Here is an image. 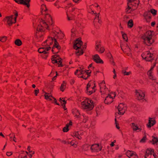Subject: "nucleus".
<instances>
[{
  "instance_id": "obj_1",
  "label": "nucleus",
  "mask_w": 158,
  "mask_h": 158,
  "mask_svg": "<svg viewBox=\"0 0 158 158\" xmlns=\"http://www.w3.org/2000/svg\"><path fill=\"white\" fill-rule=\"evenodd\" d=\"M44 15V20L42 19L40 22V25H39L36 29V31L35 34V37L39 41H41L43 39V31L45 28L50 30L53 28V23L50 15L48 12Z\"/></svg>"
},
{
  "instance_id": "obj_2",
  "label": "nucleus",
  "mask_w": 158,
  "mask_h": 158,
  "mask_svg": "<svg viewBox=\"0 0 158 158\" xmlns=\"http://www.w3.org/2000/svg\"><path fill=\"white\" fill-rule=\"evenodd\" d=\"M153 31L149 30L142 35L141 38L144 44L149 46L154 42L155 39L153 37Z\"/></svg>"
},
{
  "instance_id": "obj_3",
  "label": "nucleus",
  "mask_w": 158,
  "mask_h": 158,
  "mask_svg": "<svg viewBox=\"0 0 158 158\" xmlns=\"http://www.w3.org/2000/svg\"><path fill=\"white\" fill-rule=\"evenodd\" d=\"M53 40L54 41V44L52 51L53 53L55 54L57 53L61 49L60 46L59 45L58 43L55 39H53L51 37L49 36L48 39L43 43V45H45L46 44L48 46L51 45L53 43Z\"/></svg>"
},
{
  "instance_id": "obj_4",
  "label": "nucleus",
  "mask_w": 158,
  "mask_h": 158,
  "mask_svg": "<svg viewBox=\"0 0 158 158\" xmlns=\"http://www.w3.org/2000/svg\"><path fill=\"white\" fill-rule=\"evenodd\" d=\"M94 104L93 101L89 98H86L81 103L82 108L87 110H92L94 107Z\"/></svg>"
},
{
  "instance_id": "obj_5",
  "label": "nucleus",
  "mask_w": 158,
  "mask_h": 158,
  "mask_svg": "<svg viewBox=\"0 0 158 158\" xmlns=\"http://www.w3.org/2000/svg\"><path fill=\"white\" fill-rule=\"evenodd\" d=\"M139 3V0H128L127 6L128 7L126 9V12L127 13L130 12V10L131 8V7L130 5L135 6H138Z\"/></svg>"
},
{
  "instance_id": "obj_6",
  "label": "nucleus",
  "mask_w": 158,
  "mask_h": 158,
  "mask_svg": "<svg viewBox=\"0 0 158 158\" xmlns=\"http://www.w3.org/2000/svg\"><path fill=\"white\" fill-rule=\"evenodd\" d=\"M142 58L146 61H150L154 58V56L149 52H146L145 53H143L141 55Z\"/></svg>"
},
{
  "instance_id": "obj_7",
  "label": "nucleus",
  "mask_w": 158,
  "mask_h": 158,
  "mask_svg": "<svg viewBox=\"0 0 158 158\" xmlns=\"http://www.w3.org/2000/svg\"><path fill=\"white\" fill-rule=\"evenodd\" d=\"M85 147L87 148H90L91 151L92 152H97L101 151L102 149V148L98 144H95L92 145L90 147V146L88 145H85Z\"/></svg>"
},
{
  "instance_id": "obj_8",
  "label": "nucleus",
  "mask_w": 158,
  "mask_h": 158,
  "mask_svg": "<svg viewBox=\"0 0 158 158\" xmlns=\"http://www.w3.org/2000/svg\"><path fill=\"white\" fill-rule=\"evenodd\" d=\"M51 60L53 64H58V67H60L63 66V65L62 64L61 59L59 57L58 55H55L52 56Z\"/></svg>"
},
{
  "instance_id": "obj_9",
  "label": "nucleus",
  "mask_w": 158,
  "mask_h": 158,
  "mask_svg": "<svg viewBox=\"0 0 158 158\" xmlns=\"http://www.w3.org/2000/svg\"><path fill=\"white\" fill-rule=\"evenodd\" d=\"M50 49L51 47H50L40 48L38 50V52L39 53H43V54H44L45 56L44 58H46L48 56L47 54L48 53V52Z\"/></svg>"
},
{
  "instance_id": "obj_10",
  "label": "nucleus",
  "mask_w": 158,
  "mask_h": 158,
  "mask_svg": "<svg viewBox=\"0 0 158 158\" xmlns=\"http://www.w3.org/2000/svg\"><path fill=\"white\" fill-rule=\"evenodd\" d=\"M156 63H154L153 65L151 66L150 69L148 72L147 74L149 78L152 80H155L156 77L154 75L152 71L156 66Z\"/></svg>"
},
{
  "instance_id": "obj_11",
  "label": "nucleus",
  "mask_w": 158,
  "mask_h": 158,
  "mask_svg": "<svg viewBox=\"0 0 158 158\" xmlns=\"http://www.w3.org/2000/svg\"><path fill=\"white\" fill-rule=\"evenodd\" d=\"M95 86H92L91 84L89 83L87 85L86 93L90 95L95 92Z\"/></svg>"
},
{
  "instance_id": "obj_12",
  "label": "nucleus",
  "mask_w": 158,
  "mask_h": 158,
  "mask_svg": "<svg viewBox=\"0 0 158 158\" xmlns=\"http://www.w3.org/2000/svg\"><path fill=\"white\" fill-rule=\"evenodd\" d=\"M91 13L94 14L95 16L94 21V24L95 26H96V25H98L99 26L101 23V21L100 20L99 17V13H98V15L96 13H94V11L93 10H92Z\"/></svg>"
},
{
  "instance_id": "obj_13",
  "label": "nucleus",
  "mask_w": 158,
  "mask_h": 158,
  "mask_svg": "<svg viewBox=\"0 0 158 158\" xmlns=\"http://www.w3.org/2000/svg\"><path fill=\"white\" fill-rule=\"evenodd\" d=\"M117 109L119 112L118 114L122 115L125 112L127 107L125 106H124L123 103H121L118 105Z\"/></svg>"
},
{
  "instance_id": "obj_14",
  "label": "nucleus",
  "mask_w": 158,
  "mask_h": 158,
  "mask_svg": "<svg viewBox=\"0 0 158 158\" xmlns=\"http://www.w3.org/2000/svg\"><path fill=\"white\" fill-rule=\"evenodd\" d=\"M95 48L99 52L102 53L105 51V48L102 46L100 42H96L95 44Z\"/></svg>"
},
{
  "instance_id": "obj_15",
  "label": "nucleus",
  "mask_w": 158,
  "mask_h": 158,
  "mask_svg": "<svg viewBox=\"0 0 158 158\" xmlns=\"http://www.w3.org/2000/svg\"><path fill=\"white\" fill-rule=\"evenodd\" d=\"M135 93L136 97L139 100H141L143 102L145 101V99L144 98L145 94L142 91L140 90L137 91L136 90Z\"/></svg>"
},
{
  "instance_id": "obj_16",
  "label": "nucleus",
  "mask_w": 158,
  "mask_h": 158,
  "mask_svg": "<svg viewBox=\"0 0 158 158\" xmlns=\"http://www.w3.org/2000/svg\"><path fill=\"white\" fill-rule=\"evenodd\" d=\"M120 47L123 52L127 53L128 56L129 55L131 52V49L127 44H126L124 45L121 44Z\"/></svg>"
},
{
  "instance_id": "obj_17",
  "label": "nucleus",
  "mask_w": 158,
  "mask_h": 158,
  "mask_svg": "<svg viewBox=\"0 0 158 158\" xmlns=\"http://www.w3.org/2000/svg\"><path fill=\"white\" fill-rule=\"evenodd\" d=\"M14 1L18 4L26 6L28 8L30 6L29 2L30 0H14Z\"/></svg>"
},
{
  "instance_id": "obj_18",
  "label": "nucleus",
  "mask_w": 158,
  "mask_h": 158,
  "mask_svg": "<svg viewBox=\"0 0 158 158\" xmlns=\"http://www.w3.org/2000/svg\"><path fill=\"white\" fill-rule=\"evenodd\" d=\"M82 44V41L79 39H77L76 41L73 46V48L76 50L80 48Z\"/></svg>"
},
{
  "instance_id": "obj_19",
  "label": "nucleus",
  "mask_w": 158,
  "mask_h": 158,
  "mask_svg": "<svg viewBox=\"0 0 158 158\" xmlns=\"http://www.w3.org/2000/svg\"><path fill=\"white\" fill-rule=\"evenodd\" d=\"M93 59L94 61L97 63L103 64V61L101 59L99 55L95 54L93 56Z\"/></svg>"
},
{
  "instance_id": "obj_20",
  "label": "nucleus",
  "mask_w": 158,
  "mask_h": 158,
  "mask_svg": "<svg viewBox=\"0 0 158 158\" xmlns=\"http://www.w3.org/2000/svg\"><path fill=\"white\" fill-rule=\"evenodd\" d=\"M14 16L11 15L10 17H6V19L7 20V24L10 26H11L13 23H15L16 22H15L14 20V18H13Z\"/></svg>"
},
{
  "instance_id": "obj_21",
  "label": "nucleus",
  "mask_w": 158,
  "mask_h": 158,
  "mask_svg": "<svg viewBox=\"0 0 158 158\" xmlns=\"http://www.w3.org/2000/svg\"><path fill=\"white\" fill-rule=\"evenodd\" d=\"M113 96L110 95V94H108L106 98L104 101V102L106 104H110L113 102Z\"/></svg>"
},
{
  "instance_id": "obj_22",
  "label": "nucleus",
  "mask_w": 158,
  "mask_h": 158,
  "mask_svg": "<svg viewBox=\"0 0 158 158\" xmlns=\"http://www.w3.org/2000/svg\"><path fill=\"white\" fill-rule=\"evenodd\" d=\"M91 71L89 70L85 71L84 74H83L81 76H79V77H82L85 80H86L90 76Z\"/></svg>"
},
{
  "instance_id": "obj_23",
  "label": "nucleus",
  "mask_w": 158,
  "mask_h": 158,
  "mask_svg": "<svg viewBox=\"0 0 158 158\" xmlns=\"http://www.w3.org/2000/svg\"><path fill=\"white\" fill-rule=\"evenodd\" d=\"M99 85L100 87V89L101 92H105L108 89L106 87L104 81H103L102 82L100 83Z\"/></svg>"
},
{
  "instance_id": "obj_24",
  "label": "nucleus",
  "mask_w": 158,
  "mask_h": 158,
  "mask_svg": "<svg viewBox=\"0 0 158 158\" xmlns=\"http://www.w3.org/2000/svg\"><path fill=\"white\" fill-rule=\"evenodd\" d=\"M73 113L75 117L80 119L81 118V115L79 110L77 109H75L73 111Z\"/></svg>"
},
{
  "instance_id": "obj_25",
  "label": "nucleus",
  "mask_w": 158,
  "mask_h": 158,
  "mask_svg": "<svg viewBox=\"0 0 158 158\" xmlns=\"http://www.w3.org/2000/svg\"><path fill=\"white\" fill-rule=\"evenodd\" d=\"M156 123L155 120H153L152 118H149L148 120V123L147 125L148 128H150L153 126Z\"/></svg>"
},
{
  "instance_id": "obj_26",
  "label": "nucleus",
  "mask_w": 158,
  "mask_h": 158,
  "mask_svg": "<svg viewBox=\"0 0 158 158\" xmlns=\"http://www.w3.org/2000/svg\"><path fill=\"white\" fill-rule=\"evenodd\" d=\"M143 16L147 22L149 21V20L151 18V14L149 11L145 12Z\"/></svg>"
},
{
  "instance_id": "obj_27",
  "label": "nucleus",
  "mask_w": 158,
  "mask_h": 158,
  "mask_svg": "<svg viewBox=\"0 0 158 158\" xmlns=\"http://www.w3.org/2000/svg\"><path fill=\"white\" fill-rule=\"evenodd\" d=\"M85 72V70L83 69H77L75 72V74L79 77V76H81L83 74H84Z\"/></svg>"
},
{
  "instance_id": "obj_28",
  "label": "nucleus",
  "mask_w": 158,
  "mask_h": 158,
  "mask_svg": "<svg viewBox=\"0 0 158 158\" xmlns=\"http://www.w3.org/2000/svg\"><path fill=\"white\" fill-rule=\"evenodd\" d=\"M131 126L133 130L134 131H137V132L141 131V128H139L138 126L135 124V123H132L131 124Z\"/></svg>"
},
{
  "instance_id": "obj_29",
  "label": "nucleus",
  "mask_w": 158,
  "mask_h": 158,
  "mask_svg": "<svg viewBox=\"0 0 158 158\" xmlns=\"http://www.w3.org/2000/svg\"><path fill=\"white\" fill-rule=\"evenodd\" d=\"M154 152L153 149H147L145 153V158H147L148 157L150 158L151 154H152V152Z\"/></svg>"
},
{
  "instance_id": "obj_30",
  "label": "nucleus",
  "mask_w": 158,
  "mask_h": 158,
  "mask_svg": "<svg viewBox=\"0 0 158 158\" xmlns=\"http://www.w3.org/2000/svg\"><path fill=\"white\" fill-rule=\"evenodd\" d=\"M41 13L42 15L45 14L46 13L48 12V9L46 5L43 4L41 6Z\"/></svg>"
},
{
  "instance_id": "obj_31",
  "label": "nucleus",
  "mask_w": 158,
  "mask_h": 158,
  "mask_svg": "<svg viewBox=\"0 0 158 158\" xmlns=\"http://www.w3.org/2000/svg\"><path fill=\"white\" fill-rule=\"evenodd\" d=\"M80 10L77 8H75L73 7H71V9L70 10V11L71 12H73L75 14H77L79 12Z\"/></svg>"
},
{
  "instance_id": "obj_32",
  "label": "nucleus",
  "mask_w": 158,
  "mask_h": 158,
  "mask_svg": "<svg viewBox=\"0 0 158 158\" xmlns=\"http://www.w3.org/2000/svg\"><path fill=\"white\" fill-rule=\"evenodd\" d=\"M83 119V122L84 123H85L88 119V117L87 116H86L84 114H82L81 116V118L80 119Z\"/></svg>"
},
{
  "instance_id": "obj_33",
  "label": "nucleus",
  "mask_w": 158,
  "mask_h": 158,
  "mask_svg": "<svg viewBox=\"0 0 158 158\" xmlns=\"http://www.w3.org/2000/svg\"><path fill=\"white\" fill-rule=\"evenodd\" d=\"M59 101L61 102V105L63 106V108L64 110L66 109H65V105L66 103V102L65 101V100L63 99V100H62L61 98H60L59 99Z\"/></svg>"
},
{
  "instance_id": "obj_34",
  "label": "nucleus",
  "mask_w": 158,
  "mask_h": 158,
  "mask_svg": "<svg viewBox=\"0 0 158 158\" xmlns=\"http://www.w3.org/2000/svg\"><path fill=\"white\" fill-rule=\"evenodd\" d=\"M44 96L45 97V98L47 100H52L51 98H53V97H52L51 95H50L48 93H45Z\"/></svg>"
},
{
  "instance_id": "obj_35",
  "label": "nucleus",
  "mask_w": 158,
  "mask_h": 158,
  "mask_svg": "<svg viewBox=\"0 0 158 158\" xmlns=\"http://www.w3.org/2000/svg\"><path fill=\"white\" fill-rule=\"evenodd\" d=\"M66 82L64 81L63 82V83L61 84L60 87V90L62 92L64 91V89L65 88V87L66 85Z\"/></svg>"
},
{
  "instance_id": "obj_36",
  "label": "nucleus",
  "mask_w": 158,
  "mask_h": 158,
  "mask_svg": "<svg viewBox=\"0 0 158 158\" xmlns=\"http://www.w3.org/2000/svg\"><path fill=\"white\" fill-rule=\"evenodd\" d=\"M133 25V20L131 19L129 20L127 23V26L129 28H132Z\"/></svg>"
},
{
  "instance_id": "obj_37",
  "label": "nucleus",
  "mask_w": 158,
  "mask_h": 158,
  "mask_svg": "<svg viewBox=\"0 0 158 158\" xmlns=\"http://www.w3.org/2000/svg\"><path fill=\"white\" fill-rule=\"evenodd\" d=\"M133 153H134V152L133 151H128L126 152V154L128 157L130 158Z\"/></svg>"
},
{
  "instance_id": "obj_38",
  "label": "nucleus",
  "mask_w": 158,
  "mask_h": 158,
  "mask_svg": "<svg viewBox=\"0 0 158 158\" xmlns=\"http://www.w3.org/2000/svg\"><path fill=\"white\" fill-rule=\"evenodd\" d=\"M152 141L153 144H155V143H157L158 142V138L157 137H156L154 136H152Z\"/></svg>"
},
{
  "instance_id": "obj_39",
  "label": "nucleus",
  "mask_w": 158,
  "mask_h": 158,
  "mask_svg": "<svg viewBox=\"0 0 158 158\" xmlns=\"http://www.w3.org/2000/svg\"><path fill=\"white\" fill-rule=\"evenodd\" d=\"M121 32L122 35V36L123 39L126 41H127L128 38L127 34L124 33L123 31H121Z\"/></svg>"
},
{
  "instance_id": "obj_40",
  "label": "nucleus",
  "mask_w": 158,
  "mask_h": 158,
  "mask_svg": "<svg viewBox=\"0 0 158 158\" xmlns=\"http://www.w3.org/2000/svg\"><path fill=\"white\" fill-rule=\"evenodd\" d=\"M15 44L16 45L19 46L22 44L21 41L19 39H17L15 41Z\"/></svg>"
},
{
  "instance_id": "obj_41",
  "label": "nucleus",
  "mask_w": 158,
  "mask_h": 158,
  "mask_svg": "<svg viewBox=\"0 0 158 158\" xmlns=\"http://www.w3.org/2000/svg\"><path fill=\"white\" fill-rule=\"evenodd\" d=\"M9 136L10 139L13 138V140L15 142H16V141L15 140L16 139L15 136V135L13 133H11L9 135Z\"/></svg>"
},
{
  "instance_id": "obj_42",
  "label": "nucleus",
  "mask_w": 158,
  "mask_h": 158,
  "mask_svg": "<svg viewBox=\"0 0 158 158\" xmlns=\"http://www.w3.org/2000/svg\"><path fill=\"white\" fill-rule=\"evenodd\" d=\"M108 56L110 57V61L111 62L112 61V64L113 65H114L115 64V63L113 61V58L112 56L111 55V54L110 53L108 55Z\"/></svg>"
},
{
  "instance_id": "obj_43",
  "label": "nucleus",
  "mask_w": 158,
  "mask_h": 158,
  "mask_svg": "<svg viewBox=\"0 0 158 158\" xmlns=\"http://www.w3.org/2000/svg\"><path fill=\"white\" fill-rule=\"evenodd\" d=\"M69 127L68 126V125H66V126L63 128V131L64 132H67L69 130Z\"/></svg>"
},
{
  "instance_id": "obj_44",
  "label": "nucleus",
  "mask_w": 158,
  "mask_h": 158,
  "mask_svg": "<svg viewBox=\"0 0 158 158\" xmlns=\"http://www.w3.org/2000/svg\"><path fill=\"white\" fill-rule=\"evenodd\" d=\"M150 12V13H152L154 15H156L157 11L153 9H151Z\"/></svg>"
},
{
  "instance_id": "obj_45",
  "label": "nucleus",
  "mask_w": 158,
  "mask_h": 158,
  "mask_svg": "<svg viewBox=\"0 0 158 158\" xmlns=\"http://www.w3.org/2000/svg\"><path fill=\"white\" fill-rule=\"evenodd\" d=\"M14 15L15 17H13V18H14V20L15 21V22H16V18L18 16V12L17 11H15V12H14Z\"/></svg>"
},
{
  "instance_id": "obj_46",
  "label": "nucleus",
  "mask_w": 158,
  "mask_h": 158,
  "mask_svg": "<svg viewBox=\"0 0 158 158\" xmlns=\"http://www.w3.org/2000/svg\"><path fill=\"white\" fill-rule=\"evenodd\" d=\"M122 73L124 75H129L131 73L130 72H127L125 70H122Z\"/></svg>"
},
{
  "instance_id": "obj_47",
  "label": "nucleus",
  "mask_w": 158,
  "mask_h": 158,
  "mask_svg": "<svg viewBox=\"0 0 158 158\" xmlns=\"http://www.w3.org/2000/svg\"><path fill=\"white\" fill-rule=\"evenodd\" d=\"M71 36L72 37H74L75 35V32L76 31H75V30L73 28L71 29Z\"/></svg>"
},
{
  "instance_id": "obj_48",
  "label": "nucleus",
  "mask_w": 158,
  "mask_h": 158,
  "mask_svg": "<svg viewBox=\"0 0 158 158\" xmlns=\"http://www.w3.org/2000/svg\"><path fill=\"white\" fill-rule=\"evenodd\" d=\"M83 51L82 49H81L80 51L78 50L77 52H76L77 55H80L83 54Z\"/></svg>"
},
{
  "instance_id": "obj_49",
  "label": "nucleus",
  "mask_w": 158,
  "mask_h": 158,
  "mask_svg": "<svg viewBox=\"0 0 158 158\" xmlns=\"http://www.w3.org/2000/svg\"><path fill=\"white\" fill-rule=\"evenodd\" d=\"M150 158H149L148 157L147 158H156V153L153 152H152V154H151V157Z\"/></svg>"
},
{
  "instance_id": "obj_50",
  "label": "nucleus",
  "mask_w": 158,
  "mask_h": 158,
  "mask_svg": "<svg viewBox=\"0 0 158 158\" xmlns=\"http://www.w3.org/2000/svg\"><path fill=\"white\" fill-rule=\"evenodd\" d=\"M6 36H3L0 38V41L2 42H4L6 40Z\"/></svg>"
},
{
  "instance_id": "obj_51",
  "label": "nucleus",
  "mask_w": 158,
  "mask_h": 158,
  "mask_svg": "<svg viewBox=\"0 0 158 158\" xmlns=\"http://www.w3.org/2000/svg\"><path fill=\"white\" fill-rule=\"evenodd\" d=\"M130 158H138V157L136 153L134 152V153L132 154V156H131Z\"/></svg>"
},
{
  "instance_id": "obj_52",
  "label": "nucleus",
  "mask_w": 158,
  "mask_h": 158,
  "mask_svg": "<svg viewBox=\"0 0 158 158\" xmlns=\"http://www.w3.org/2000/svg\"><path fill=\"white\" fill-rule=\"evenodd\" d=\"M27 150L29 151V152L31 153L32 154H33L34 153V151H30V146H28L27 148Z\"/></svg>"
},
{
  "instance_id": "obj_53",
  "label": "nucleus",
  "mask_w": 158,
  "mask_h": 158,
  "mask_svg": "<svg viewBox=\"0 0 158 158\" xmlns=\"http://www.w3.org/2000/svg\"><path fill=\"white\" fill-rule=\"evenodd\" d=\"M79 135V133L78 132H74L73 134V136L77 138L78 135Z\"/></svg>"
},
{
  "instance_id": "obj_54",
  "label": "nucleus",
  "mask_w": 158,
  "mask_h": 158,
  "mask_svg": "<svg viewBox=\"0 0 158 158\" xmlns=\"http://www.w3.org/2000/svg\"><path fill=\"white\" fill-rule=\"evenodd\" d=\"M146 137L145 136L143 137L142 139L140 140V142L141 143H144L145 142Z\"/></svg>"
},
{
  "instance_id": "obj_55",
  "label": "nucleus",
  "mask_w": 158,
  "mask_h": 158,
  "mask_svg": "<svg viewBox=\"0 0 158 158\" xmlns=\"http://www.w3.org/2000/svg\"><path fill=\"white\" fill-rule=\"evenodd\" d=\"M72 6V4L71 3H69V4H67V6L65 7V8L66 9H67L69 7H70Z\"/></svg>"
},
{
  "instance_id": "obj_56",
  "label": "nucleus",
  "mask_w": 158,
  "mask_h": 158,
  "mask_svg": "<svg viewBox=\"0 0 158 158\" xmlns=\"http://www.w3.org/2000/svg\"><path fill=\"white\" fill-rule=\"evenodd\" d=\"M115 124H116V127L118 129H119V127L118 126V124H117V121H116V118H115Z\"/></svg>"
},
{
  "instance_id": "obj_57",
  "label": "nucleus",
  "mask_w": 158,
  "mask_h": 158,
  "mask_svg": "<svg viewBox=\"0 0 158 158\" xmlns=\"http://www.w3.org/2000/svg\"><path fill=\"white\" fill-rule=\"evenodd\" d=\"M35 96L37 95V94L39 93V89H35Z\"/></svg>"
},
{
  "instance_id": "obj_58",
  "label": "nucleus",
  "mask_w": 158,
  "mask_h": 158,
  "mask_svg": "<svg viewBox=\"0 0 158 158\" xmlns=\"http://www.w3.org/2000/svg\"><path fill=\"white\" fill-rule=\"evenodd\" d=\"M12 153L11 152H7L6 153V154L7 156H10L12 155Z\"/></svg>"
},
{
  "instance_id": "obj_59",
  "label": "nucleus",
  "mask_w": 158,
  "mask_h": 158,
  "mask_svg": "<svg viewBox=\"0 0 158 158\" xmlns=\"http://www.w3.org/2000/svg\"><path fill=\"white\" fill-rule=\"evenodd\" d=\"M75 82V81L73 79H71L70 81V83L71 84H73Z\"/></svg>"
},
{
  "instance_id": "obj_60",
  "label": "nucleus",
  "mask_w": 158,
  "mask_h": 158,
  "mask_svg": "<svg viewBox=\"0 0 158 158\" xmlns=\"http://www.w3.org/2000/svg\"><path fill=\"white\" fill-rule=\"evenodd\" d=\"M116 93L115 92H114L113 93H112L111 94H110V95H111L112 96H113V97H115L116 96Z\"/></svg>"
},
{
  "instance_id": "obj_61",
  "label": "nucleus",
  "mask_w": 158,
  "mask_h": 158,
  "mask_svg": "<svg viewBox=\"0 0 158 158\" xmlns=\"http://www.w3.org/2000/svg\"><path fill=\"white\" fill-rule=\"evenodd\" d=\"M66 125H68L69 127L71 126L72 125V122L71 121H70L69 123H67Z\"/></svg>"
},
{
  "instance_id": "obj_62",
  "label": "nucleus",
  "mask_w": 158,
  "mask_h": 158,
  "mask_svg": "<svg viewBox=\"0 0 158 158\" xmlns=\"http://www.w3.org/2000/svg\"><path fill=\"white\" fill-rule=\"evenodd\" d=\"M18 157L19 158H27V156L26 155L23 157L21 155V154L19 155Z\"/></svg>"
},
{
  "instance_id": "obj_63",
  "label": "nucleus",
  "mask_w": 158,
  "mask_h": 158,
  "mask_svg": "<svg viewBox=\"0 0 158 158\" xmlns=\"http://www.w3.org/2000/svg\"><path fill=\"white\" fill-rule=\"evenodd\" d=\"M53 98L54 99V102L57 105H59L60 104L59 103H57V101L54 98Z\"/></svg>"
},
{
  "instance_id": "obj_64",
  "label": "nucleus",
  "mask_w": 158,
  "mask_h": 158,
  "mask_svg": "<svg viewBox=\"0 0 158 158\" xmlns=\"http://www.w3.org/2000/svg\"><path fill=\"white\" fill-rule=\"evenodd\" d=\"M69 144L73 146H74L75 145L74 143L73 142V141L70 142Z\"/></svg>"
}]
</instances>
